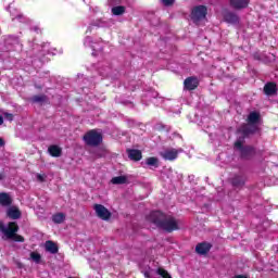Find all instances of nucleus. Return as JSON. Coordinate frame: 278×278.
Wrapping results in <instances>:
<instances>
[{
  "label": "nucleus",
  "mask_w": 278,
  "mask_h": 278,
  "mask_svg": "<svg viewBox=\"0 0 278 278\" xmlns=\"http://www.w3.org/2000/svg\"><path fill=\"white\" fill-rule=\"evenodd\" d=\"M150 223L161 227L164 231H177L179 229V222L172 216H166L160 211H154L148 217Z\"/></svg>",
  "instance_id": "1"
},
{
  "label": "nucleus",
  "mask_w": 278,
  "mask_h": 278,
  "mask_svg": "<svg viewBox=\"0 0 278 278\" xmlns=\"http://www.w3.org/2000/svg\"><path fill=\"white\" fill-rule=\"evenodd\" d=\"M0 231L4 236V240H14V242H25L23 236L17 235L18 225L14 222L8 224V227L0 222Z\"/></svg>",
  "instance_id": "2"
},
{
  "label": "nucleus",
  "mask_w": 278,
  "mask_h": 278,
  "mask_svg": "<svg viewBox=\"0 0 278 278\" xmlns=\"http://www.w3.org/2000/svg\"><path fill=\"white\" fill-rule=\"evenodd\" d=\"M260 123V113L252 112L248 116V125L247 128L241 129L244 136H249V134H255L257 131V125Z\"/></svg>",
  "instance_id": "3"
},
{
  "label": "nucleus",
  "mask_w": 278,
  "mask_h": 278,
  "mask_svg": "<svg viewBox=\"0 0 278 278\" xmlns=\"http://www.w3.org/2000/svg\"><path fill=\"white\" fill-rule=\"evenodd\" d=\"M84 140L86 144H89L90 147H97L98 144H101L103 140V136L101 135V131L99 130H90L84 136Z\"/></svg>",
  "instance_id": "4"
},
{
  "label": "nucleus",
  "mask_w": 278,
  "mask_h": 278,
  "mask_svg": "<svg viewBox=\"0 0 278 278\" xmlns=\"http://www.w3.org/2000/svg\"><path fill=\"white\" fill-rule=\"evenodd\" d=\"M93 210L96 216H98V218L101 220H110V218H112V212H110V210L102 204H94Z\"/></svg>",
  "instance_id": "5"
},
{
  "label": "nucleus",
  "mask_w": 278,
  "mask_h": 278,
  "mask_svg": "<svg viewBox=\"0 0 278 278\" xmlns=\"http://www.w3.org/2000/svg\"><path fill=\"white\" fill-rule=\"evenodd\" d=\"M205 16H207V7L198 5L193 8L191 12V18L194 21V23H198V21H203Z\"/></svg>",
  "instance_id": "6"
},
{
  "label": "nucleus",
  "mask_w": 278,
  "mask_h": 278,
  "mask_svg": "<svg viewBox=\"0 0 278 278\" xmlns=\"http://www.w3.org/2000/svg\"><path fill=\"white\" fill-rule=\"evenodd\" d=\"M184 86L186 90H195V88H199V78L197 77H188L184 81Z\"/></svg>",
  "instance_id": "7"
},
{
  "label": "nucleus",
  "mask_w": 278,
  "mask_h": 278,
  "mask_svg": "<svg viewBox=\"0 0 278 278\" xmlns=\"http://www.w3.org/2000/svg\"><path fill=\"white\" fill-rule=\"evenodd\" d=\"M161 155L164 160H169L170 162H173V160H177V155H179V150L167 149L163 151Z\"/></svg>",
  "instance_id": "8"
},
{
  "label": "nucleus",
  "mask_w": 278,
  "mask_h": 278,
  "mask_svg": "<svg viewBox=\"0 0 278 278\" xmlns=\"http://www.w3.org/2000/svg\"><path fill=\"white\" fill-rule=\"evenodd\" d=\"M210 249H212V244H210L207 242H202L195 247V252L199 255H205V254L210 253Z\"/></svg>",
  "instance_id": "9"
},
{
  "label": "nucleus",
  "mask_w": 278,
  "mask_h": 278,
  "mask_svg": "<svg viewBox=\"0 0 278 278\" xmlns=\"http://www.w3.org/2000/svg\"><path fill=\"white\" fill-rule=\"evenodd\" d=\"M264 92L267 97H273V94H277V85L274 83H268L264 87Z\"/></svg>",
  "instance_id": "10"
},
{
  "label": "nucleus",
  "mask_w": 278,
  "mask_h": 278,
  "mask_svg": "<svg viewBox=\"0 0 278 278\" xmlns=\"http://www.w3.org/2000/svg\"><path fill=\"white\" fill-rule=\"evenodd\" d=\"M230 5L235 8V10H242V8L249 5V0H230Z\"/></svg>",
  "instance_id": "11"
},
{
  "label": "nucleus",
  "mask_w": 278,
  "mask_h": 278,
  "mask_svg": "<svg viewBox=\"0 0 278 278\" xmlns=\"http://www.w3.org/2000/svg\"><path fill=\"white\" fill-rule=\"evenodd\" d=\"M128 157L134 162H140L142 160V152L140 150H128Z\"/></svg>",
  "instance_id": "12"
},
{
  "label": "nucleus",
  "mask_w": 278,
  "mask_h": 278,
  "mask_svg": "<svg viewBox=\"0 0 278 278\" xmlns=\"http://www.w3.org/2000/svg\"><path fill=\"white\" fill-rule=\"evenodd\" d=\"M48 153L52 157H60L62 155V148H60L59 146H50L48 148Z\"/></svg>",
  "instance_id": "13"
},
{
  "label": "nucleus",
  "mask_w": 278,
  "mask_h": 278,
  "mask_svg": "<svg viewBox=\"0 0 278 278\" xmlns=\"http://www.w3.org/2000/svg\"><path fill=\"white\" fill-rule=\"evenodd\" d=\"M8 216H9V218L16 220V218H21V211L16 206H11L8 210Z\"/></svg>",
  "instance_id": "14"
},
{
  "label": "nucleus",
  "mask_w": 278,
  "mask_h": 278,
  "mask_svg": "<svg viewBox=\"0 0 278 278\" xmlns=\"http://www.w3.org/2000/svg\"><path fill=\"white\" fill-rule=\"evenodd\" d=\"M45 247H46V251H48L49 253H52V254L58 253V244H55V242L46 241Z\"/></svg>",
  "instance_id": "15"
},
{
  "label": "nucleus",
  "mask_w": 278,
  "mask_h": 278,
  "mask_svg": "<svg viewBox=\"0 0 278 278\" xmlns=\"http://www.w3.org/2000/svg\"><path fill=\"white\" fill-rule=\"evenodd\" d=\"M12 203V198L8 193H0V205H11Z\"/></svg>",
  "instance_id": "16"
},
{
  "label": "nucleus",
  "mask_w": 278,
  "mask_h": 278,
  "mask_svg": "<svg viewBox=\"0 0 278 278\" xmlns=\"http://www.w3.org/2000/svg\"><path fill=\"white\" fill-rule=\"evenodd\" d=\"M147 166H153L154 168H157L160 166V160L155 156H151L146 159Z\"/></svg>",
  "instance_id": "17"
},
{
  "label": "nucleus",
  "mask_w": 278,
  "mask_h": 278,
  "mask_svg": "<svg viewBox=\"0 0 278 278\" xmlns=\"http://www.w3.org/2000/svg\"><path fill=\"white\" fill-rule=\"evenodd\" d=\"M53 223H56L58 225L62 224L64 220H66V215L64 213H56L52 216Z\"/></svg>",
  "instance_id": "18"
},
{
  "label": "nucleus",
  "mask_w": 278,
  "mask_h": 278,
  "mask_svg": "<svg viewBox=\"0 0 278 278\" xmlns=\"http://www.w3.org/2000/svg\"><path fill=\"white\" fill-rule=\"evenodd\" d=\"M225 21H227V23H238V15L233 13H227L225 15Z\"/></svg>",
  "instance_id": "19"
},
{
  "label": "nucleus",
  "mask_w": 278,
  "mask_h": 278,
  "mask_svg": "<svg viewBox=\"0 0 278 278\" xmlns=\"http://www.w3.org/2000/svg\"><path fill=\"white\" fill-rule=\"evenodd\" d=\"M111 182L112 184H127V177L117 176V177L112 178Z\"/></svg>",
  "instance_id": "20"
},
{
  "label": "nucleus",
  "mask_w": 278,
  "mask_h": 278,
  "mask_svg": "<svg viewBox=\"0 0 278 278\" xmlns=\"http://www.w3.org/2000/svg\"><path fill=\"white\" fill-rule=\"evenodd\" d=\"M112 13L115 16H121V14H125V7H115V8H113Z\"/></svg>",
  "instance_id": "21"
},
{
  "label": "nucleus",
  "mask_w": 278,
  "mask_h": 278,
  "mask_svg": "<svg viewBox=\"0 0 278 278\" xmlns=\"http://www.w3.org/2000/svg\"><path fill=\"white\" fill-rule=\"evenodd\" d=\"M156 273H157V275H160V277H162V278H173V277L170 276V274H169L166 269H164V268H162V267H160V268L156 270Z\"/></svg>",
  "instance_id": "22"
},
{
  "label": "nucleus",
  "mask_w": 278,
  "mask_h": 278,
  "mask_svg": "<svg viewBox=\"0 0 278 278\" xmlns=\"http://www.w3.org/2000/svg\"><path fill=\"white\" fill-rule=\"evenodd\" d=\"M30 258L33 260V262H35V264H40V260L42 258V256L38 252H31Z\"/></svg>",
  "instance_id": "23"
},
{
  "label": "nucleus",
  "mask_w": 278,
  "mask_h": 278,
  "mask_svg": "<svg viewBox=\"0 0 278 278\" xmlns=\"http://www.w3.org/2000/svg\"><path fill=\"white\" fill-rule=\"evenodd\" d=\"M47 179V175L45 174H37V181H45Z\"/></svg>",
  "instance_id": "24"
},
{
  "label": "nucleus",
  "mask_w": 278,
  "mask_h": 278,
  "mask_svg": "<svg viewBox=\"0 0 278 278\" xmlns=\"http://www.w3.org/2000/svg\"><path fill=\"white\" fill-rule=\"evenodd\" d=\"M163 5H173L175 3V0H162Z\"/></svg>",
  "instance_id": "25"
},
{
  "label": "nucleus",
  "mask_w": 278,
  "mask_h": 278,
  "mask_svg": "<svg viewBox=\"0 0 278 278\" xmlns=\"http://www.w3.org/2000/svg\"><path fill=\"white\" fill-rule=\"evenodd\" d=\"M5 118H7L8 121H12V118H14V115H12V114H10V113H7V114H5Z\"/></svg>",
  "instance_id": "26"
},
{
  "label": "nucleus",
  "mask_w": 278,
  "mask_h": 278,
  "mask_svg": "<svg viewBox=\"0 0 278 278\" xmlns=\"http://www.w3.org/2000/svg\"><path fill=\"white\" fill-rule=\"evenodd\" d=\"M235 147H236L237 149H240V148L242 147V143H240V141H237V142L235 143Z\"/></svg>",
  "instance_id": "27"
},
{
  "label": "nucleus",
  "mask_w": 278,
  "mask_h": 278,
  "mask_svg": "<svg viewBox=\"0 0 278 278\" xmlns=\"http://www.w3.org/2000/svg\"><path fill=\"white\" fill-rule=\"evenodd\" d=\"M5 146V141L3 140V138H0V147H4Z\"/></svg>",
  "instance_id": "28"
},
{
  "label": "nucleus",
  "mask_w": 278,
  "mask_h": 278,
  "mask_svg": "<svg viewBox=\"0 0 278 278\" xmlns=\"http://www.w3.org/2000/svg\"><path fill=\"white\" fill-rule=\"evenodd\" d=\"M235 278H247V276L245 275H238Z\"/></svg>",
  "instance_id": "29"
},
{
  "label": "nucleus",
  "mask_w": 278,
  "mask_h": 278,
  "mask_svg": "<svg viewBox=\"0 0 278 278\" xmlns=\"http://www.w3.org/2000/svg\"><path fill=\"white\" fill-rule=\"evenodd\" d=\"M0 125H3V117L0 116Z\"/></svg>",
  "instance_id": "30"
},
{
  "label": "nucleus",
  "mask_w": 278,
  "mask_h": 278,
  "mask_svg": "<svg viewBox=\"0 0 278 278\" xmlns=\"http://www.w3.org/2000/svg\"><path fill=\"white\" fill-rule=\"evenodd\" d=\"M144 277H146V278H151V276H149L148 273L144 274Z\"/></svg>",
  "instance_id": "31"
},
{
  "label": "nucleus",
  "mask_w": 278,
  "mask_h": 278,
  "mask_svg": "<svg viewBox=\"0 0 278 278\" xmlns=\"http://www.w3.org/2000/svg\"><path fill=\"white\" fill-rule=\"evenodd\" d=\"M35 101H40V98L36 97V98H35Z\"/></svg>",
  "instance_id": "32"
},
{
  "label": "nucleus",
  "mask_w": 278,
  "mask_h": 278,
  "mask_svg": "<svg viewBox=\"0 0 278 278\" xmlns=\"http://www.w3.org/2000/svg\"><path fill=\"white\" fill-rule=\"evenodd\" d=\"M3 179V175L0 174V180Z\"/></svg>",
  "instance_id": "33"
}]
</instances>
